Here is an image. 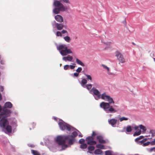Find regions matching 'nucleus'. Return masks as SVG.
Wrapping results in <instances>:
<instances>
[{
	"label": "nucleus",
	"instance_id": "obj_25",
	"mask_svg": "<svg viewBox=\"0 0 155 155\" xmlns=\"http://www.w3.org/2000/svg\"><path fill=\"white\" fill-rule=\"evenodd\" d=\"M64 40L67 42H70L71 41V39L69 37L67 36L64 38Z\"/></svg>",
	"mask_w": 155,
	"mask_h": 155
},
{
	"label": "nucleus",
	"instance_id": "obj_22",
	"mask_svg": "<svg viewBox=\"0 0 155 155\" xmlns=\"http://www.w3.org/2000/svg\"><path fill=\"white\" fill-rule=\"evenodd\" d=\"M31 153L33 155H41L40 154L37 150H31Z\"/></svg>",
	"mask_w": 155,
	"mask_h": 155
},
{
	"label": "nucleus",
	"instance_id": "obj_13",
	"mask_svg": "<svg viewBox=\"0 0 155 155\" xmlns=\"http://www.w3.org/2000/svg\"><path fill=\"white\" fill-rule=\"evenodd\" d=\"M79 81L82 87L84 88L85 87V85L87 82V80L85 79H82L81 81Z\"/></svg>",
	"mask_w": 155,
	"mask_h": 155
},
{
	"label": "nucleus",
	"instance_id": "obj_15",
	"mask_svg": "<svg viewBox=\"0 0 155 155\" xmlns=\"http://www.w3.org/2000/svg\"><path fill=\"white\" fill-rule=\"evenodd\" d=\"M73 59L72 56L68 55L66 57H64L62 59L64 61H71Z\"/></svg>",
	"mask_w": 155,
	"mask_h": 155
},
{
	"label": "nucleus",
	"instance_id": "obj_17",
	"mask_svg": "<svg viewBox=\"0 0 155 155\" xmlns=\"http://www.w3.org/2000/svg\"><path fill=\"white\" fill-rule=\"evenodd\" d=\"M138 126L140 129L142 130L141 131L144 134L145 133L147 130V129L142 124Z\"/></svg>",
	"mask_w": 155,
	"mask_h": 155
},
{
	"label": "nucleus",
	"instance_id": "obj_42",
	"mask_svg": "<svg viewBox=\"0 0 155 155\" xmlns=\"http://www.w3.org/2000/svg\"><path fill=\"white\" fill-rule=\"evenodd\" d=\"M74 139H73L72 138V139L70 138L69 140V143L70 144H72L73 143L74 141L73 140Z\"/></svg>",
	"mask_w": 155,
	"mask_h": 155
},
{
	"label": "nucleus",
	"instance_id": "obj_3",
	"mask_svg": "<svg viewBox=\"0 0 155 155\" xmlns=\"http://www.w3.org/2000/svg\"><path fill=\"white\" fill-rule=\"evenodd\" d=\"M58 124L60 129L61 130L63 131L66 130L69 132H71V131L76 130L80 133L78 135L79 137H83V135L77 129L65 123L62 119H60L59 120Z\"/></svg>",
	"mask_w": 155,
	"mask_h": 155
},
{
	"label": "nucleus",
	"instance_id": "obj_2",
	"mask_svg": "<svg viewBox=\"0 0 155 155\" xmlns=\"http://www.w3.org/2000/svg\"><path fill=\"white\" fill-rule=\"evenodd\" d=\"M107 102H102L100 104V107L103 109L104 111L107 113H115L117 112V110L114 109L112 106L110 104H114V102L112 97L110 96L107 99Z\"/></svg>",
	"mask_w": 155,
	"mask_h": 155
},
{
	"label": "nucleus",
	"instance_id": "obj_34",
	"mask_svg": "<svg viewBox=\"0 0 155 155\" xmlns=\"http://www.w3.org/2000/svg\"><path fill=\"white\" fill-rule=\"evenodd\" d=\"M85 87L87 89L90 90L92 87V84H87L85 85Z\"/></svg>",
	"mask_w": 155,
	"mask_h": 155
},
{
	"label": "nucleus",
	"instance_id": "obj_54",
	"mask_svg": "<svg viewBox=\"0 0 155 155\" xmlns=\"http://www.w3.org/2000/svg\"><path fill=\"white\" fill-rule=\"evenodd\" d=\"M0 63L2 64H5V61L3 60H1Z\"/></svg>",
	"mask_w": 155,
	"mask_h": 155
},
{
	"label": "nucleus",
	"instance_id": "obj_60",
	"mask_svg": "<svg viewBox=\"0 0 155 155\" xmlns=\"http://www.w3.org/2000/svg\"><path fill=\"white\" fill-rule=\"evenodd\" d=\"M2 107L0 105V112H1V111H2Z\"/></svg>",
	"mask_w": 155,
	"mask_h": 155
},
{
	"label": "nucleus",
	"instance_id": "obj_53",
	"mask_svg": "<svg viewBox=\"0 0 155 155\" xmlns=\"http://www.w3.org/2000/svg\"><path fill=\"white\" fill-rule=\"evenodd\" d=\"M96 141L93 140L92 141L91 143V144L95 145L96 144Z\"/></svg>",
	"mask_w": 155,
	"mask_h": 155
},
{
	"label": "nucleus",
	"instance_id": "obj_28",
	"mask_svg": "<svg viewBox=\"0 0 155 155\" xmlns=\"http://www.w3.org/2000/svg\"><path fill=\"white\" fill-rule=\"evenodd\" d=\"M131 127L130 126L128 125L127 126L126 128V131L127 132H129L132 130Z\"/></svg>",
	"mask_w": 155,
	"mask_h": 155
},
{
	"label": "nucleus",
	"instance_id": "obj_26",
	"mask_svg": "<svg viewBox=\"0 0 155 155\" xmlns=\"http://www.w3.org/2000/svg\"><path fill=\"white\" fill-rule=\"evenodd\" d=\"M48 138L50 141H51V142H53L54 140L56 141V139L55 137L53 136H49Z\"/></svg>",
	"mask_w": 155,
	"mask_h": 155
},
{
	"label": "nucleus",
	"instance_id": "obj_62",
	"mask_svg": "<svg viewBox=\"0 0 155 155\" xmlns=\"http://www.w3.org/2000/svg\"><path fill=\"white\" fill-rule=\"evenodd\" d=\"M53 118L55 120H57V118L56 117H53Z\"/></svg>",
	"mask_w": 155,
	"mask_h": 155
},
{
	"label": "nucleus",
	"instance_id": "obj_33",
	"mask_svg": "<svg viewBox=\"0 0 155 155\" xmlns=\"http://www.w3.org/2000/svg\"><path fill=\"white\" fill-rule=\"evenodd\" d=\"M150 133L151 134V136L153 137L155 136V130H150Z\"/></svg>",
	"mask_w": 155,
	"mask_h": 155
},
{
	"label": "nucleus",
	"instance_id": "obj_24",
	"mask_svg": "<svg viewBox=\"0 0 155 155\" xmlns=\"http://www.w3.org/2000/svg\"><path fill=\"white\" fill-rule=\"evenodd\" d=\"M139 128L138 126H136V136L140 135L142 132L141 130L139 129Z\"/></svg>",
	"mask_w": 155,
	"mask_h": 155
},
{
	"label": "nucleus",
	"instance_id": "obj_48",
	"mask_svg": "<svg viewBox=\"0 0 155 155\" xmlns=\"http://www.w3.org/2000/svg\"><path fill=\"white\" fill-rule=\"evenodd\" d=\"M102 66L103 67L107 69V70H109V68L108 67H107L106 66L104 65V64H102Z\"/></svg>",
	"mask_w": 155,
	"mask_h": 155
},
{
	"label": "nucleus",
	"instance_id": "obj_6",
	"mask_svg": "<svg viewBox=\"0 0 155 155\" xmlns=\"http://www.w3.org/2000/svg\"><path fill=\"white\" fill-rule=\"evenodd\" d=\"M53 5L55 8L53 9V12L56 14L59 13L60 11L63 12L65 10L64 7L59 1L54 0Z\"/></svg>",
	"mask_w": 155,
	"mask_h": 155
},
{
	"label": "nucleus",
	"instance_id": "obj_21",
	"mask_svg": "<svg viewBox=\"0 0 155 155\" xmlns=\"http://www.w3.org/2000/svg\"><path fill=\"white\" fill-rule=\"evenodd\" d=\"M102 153V151L100 149H97L95 150L94 152V153L96 155L101 154Z\"/></svg>",
	"mask_w": 155,
	"mask_h": 155
},
{
	"label": "nucleus",
	"instance_id": "obj_31",
	"mask_svg": "<svg viewBox=\"0 0 155 155\" xmlns=\"http://www.w3.org/2000/svg\"><path fill=\"white\" fill-rule=\"evenodd\" d=\"M112 151L107 150L105 151V154L106 155H112Z\"/></svg>",
	"mask_w": 155,
	"mask_h": 155
},
{
	"label": "nucleus",
	"instance_id": "obj_47",
	"mask_svg": "<svg viewBox=\"0 0 155 155\" xmlns=\"http://www.w3.org/2000/svg\"><path fill=\"white\" fill-rule=\"evenodd\" d=\"M150 143V142H147L146 143H143V146H146L148 145Z\"/></svg>",
	"mask_w": 155,
	"mask_h": 155
},
{
	"label": "nucleus",
	"instance_id": "obj_4",
	"mask_svg": "<svg viewBox=\"0 0 155 155\" xmlns=\"http://www.w3.org/2000/svg\"><path fill=\"white\" fill-rule=\"evenodd\" d=\"M91 92H93V96L95 100H98L100 98L105 100L108 98L109 95L106 94V93L104 92L102 94L100 93L99 91L97 89L93 87L91 90Z\"/></svg>",
	"mask_w": 155,
	"mask_h": 155
},
{
	"label": "nucleus",
	"instance_id": "obj_52",
	"mask_svg": "<svg viewBox=\"0 0 155 155\" xmlns=\"http://www.w3.org/2000/svg\"><path fill=\"white\" fill-rule=\"evenodd\" d=\"M151 144L152 145H155V139H154V140L151 142Z\"/></svg>",
	"mask_w": 155,
	"mask_h": 155
},
{
	"label": "nucleus",
	"instance_id": "obj_61",
	"mask_svg": "<svg viewBox=\"0 0 155 155\" xmlns=\"http://www.w3.org/2000/svg\"><path fill=\"white\" fill-rule=\"evenodd\" d=\"M40 144L42 145H44V143L42 142H40Z\"/></svg>",
	"mask_w": 155,
	"mask_h": 155
},
{
	"label": "nucleus",
	"instance_id": "obj_41",
	"mask_svg": "<svg viewBox=\"0 0 155 155\" xmlns=\"http://www.w3.org/2000/svg\"><path fill=\"white\" fill-rule=\"evenodd\" d=\"M85 141V140L84 139L81 138L79 140V143H80L82 144L84 143V142Z\"/></svg>",
	"mask_w": 155,
	"mask_h": 155
},
{
	"label": "nucleus",
	"instance_id": "obj_1",
	"mask_svg": "<svg viewBox=\"0 0 155 155\" xmlns=\"http://www.w3.org/2000/svg\"><path fill=\"white\" fill-rule=\"evenodd\" d=\"M12 107L11 102H6L4 104L2 112L0 114V126L3 128V131L7 134L11 133L12 131V127L9 125L7 118L10 115L11 113L10 110L8 108H11Z\"/></svg>",
	"mask_w": 155,
	"mask_h": 155
},
{
	"label": "nucleus",
	"instance_id": "obj_12",
	"mask_svg": "<svg viewBox=\"0 0 155 155\" xmlns=\"http://www.w3.org/2000/svg\"><path fill=\"white\" fill-rule=\"evenodd\" d=\"M55 19L58 22L61 23L63 21V19L61 16L60 15H57L55 17Z\"/></svg>",
	"mask_w": 155,
	"mask_h": 155
},
{
	"label": "nucleus",
	"instance_id": "obj_11",
	"mask_svg": "<svg viewBox=\"0 0 155 155\" xmlns=\"http://www.w3.org/2000/svg\"><path fill=\"white\" fill-rule=\"evenodd\" d=\"M59 146L61 145L62 148V150H64L67 147V145L65 144V143H63L62 141H56Z\"/></svg>",
	"mask_w": 155,
	"mask_h": 155
},
{
	"label": "nucleus",
	"instance_id": "obj_39",
	"mask_svg": "<svg viewBox=\"0 0 155 155\" xmlns=\"http://www.w3.org/2000/svg\"><path fill=\"white\" fill-rule=\"evenodd\" d=\"M155 150V147H153L148 149V151L150 152H151L153 151H154Z\"/></svg>",
	"mask_w": 155,
	"mask_h": 155
},
{
	"label": "nucleus",
	"instance_id": "obj_51",
	"mask_svg": "<svg viewBox=\"0 0 155 155\" xmlns=\"http://www.w3.org/2000/svg\"><path fill=\"white\" fill-rule=\"evenodd\" d=\"M28 145L31 147H34L35 146L33 144H28Z\"/></svg>",
	"mask_w": 155,
	"mask_h": 155
},
{
	"label": "nucleus",
	"instance_id": "obj_16",
	"mask_svg": "<svg viewBox=\"0 0 155 155\" xmlns=\"http://www.w3.org/2000/svg\"><path fill=\"white\" fill-rule=\"evenodd\" d=\"M97 139L98 140L99 143H105L106 141L105 140L103 139V137L101 136H97Z\"/></svg>",
	"mask_w": 155,
	"mask_h": 155
},
{
	"label": "nucleus",
	"instance_id": "obj_32",
	"mask_svg": "<svg viewBox=\"0 0 155 155\" xmlns=\"http://www.w3.org/2000/svg\"><path fill=\"white\" fill-rule=\"evenodd\" d=\"M96 147L98 148L101 149H103L104 148V145L101 144H98L96 145Z\"/></svg>",
	"mask_w": 155,
	"mask_h": 155
},
{
	"label": "nucleus",
	"instance_id": "obj_44",
	"mask_svg": "<svg viewBox=\"0 0 155 155\" xmlns=\"http://www.w3.org/2000/svg\"><path fill=\"white\" fill-rule=\"evenodd\" d=\"M56 35L57 36H61V33L60 31H58L56 32Z\"/></svg>",
	"mask_w": 155,
	"mask_h": 155
},
{
	"label": "nucleus",
	"instance_id": "obj_27",
	"mask_svg": "<svg viewBox=\"0 0 155 155\" xmlns=\"http://www.w3.org/2000/svg\"><path fill=\"white\" fill-rule=\"evenodd\" d=\"M84 75L86 77V79L88 80H90L91 81L92 80V78L91 76L88 74H87L85 73L84 74Z\"/></svg>",
	"mask_w": 155,
	"mask_h": 155
},
{
	"label": "nucleus",
	"instance_id": "obj_5",
	"mask_svg": "<svg viewBox=\"0 0 155 155\" xmlns=\"http://www.w3.org/2000/svg\"><path fill=\"white\" fill-rule=\"evenodd\" d=\"M57 49L62 56L67 55L68 54L72 53L71 50L68 48L65 44L59 45L58 47H57Z\"/></svg>",
	"mask_w": 155,
	"mask_h": 155
},
{
	"label": "nucleus",
	"instance_id": "obj_19",
	"mask_svg": "<svg viewBox=\"0 0 155 155\" xmlns=\"http://www.w3.org/2000/svg\"><path fill=\"white\" fill-rule=\"evenodd\" d=\"M94 149L95 147L94 146L92 145L89 146L88 147L89 151H87V152H88L90 153H92L91 151L94 150Z\"/></svg>",
	"mask_w": 155,
	"mask_h": 155
},
{
	"label": "nucleus",
	"instance_id": "obj_45",
	"mask_svg": "<svg viewBox=\"0 0 155 155\" xmlns=\"http://www.w3.org/2000/svg\"><path fill=\"white\" fill-rule=\"evenodd\" d=\"M138 144H143L144 143V142L143 141V140L141 141H138V142H136Z\"/></svg>",
	"mask_w": 155,
	"mask_h": 155
},
{
	"label": "nucleus",
	"instance_id": "obj_38",
	"mask_svg": "<svg viewBox=\"0 0 155 155\" xmlns=\"http://www.w3.org/2000/svg\"><path fill=\"white\" fill-rule=\"evenodd\" d=\"M144 137L143 136H140L136 138V142H138L140 139H143Z\"/></svg>",
	"mask_w": 155,
	"mask_h": 155
},
{
	"label": "nucleus",
	"instance_id": "obj_50",
	"mask_svg": "<svg viewBox=\"0 0 155 155\" xmlns=\"http://www.w3.org/2000/svg\"><path fill=\"white\" fill-rule=\"evenodd\" d=\"M61 33L63 34L65 33H68V32L66 30H63L61 31Z\"/></svg>",
	"mask_w": 155,
	"mask_h": 155
},
{
	"label": "nucleus",
	"instance_id": "obj_36",
	"mask_svg": "<svg viewBox=\"0 0 155 155\" xmlns=\"http://www.w3.org/2000/svg\"><path fill=\"white\" fill-rule=\"evenodd\" d=\"M71 75L73 77H78V76H79V73H77V72H75L74 73V74H71Z\"/></svg>",
	"mask_w": 155,
	"mask_h": 155
},
{
	"label": "nucleus",
	"instance_id": "obj_20",
	"mask_svg": "<svg viewBox=\"0 0 155 155\" xmlns=\"http://www.w3.org/2000/svg\"><path fill=\"white\" fill-rule=\"evenodd\" d=\"M76 62L77 64L80 65L82 66H84V64L81 60H79L78 58H76Z\"/></svg>",
	"mask_w": 155,
	"mask_h": 155
},
{
	"label": "nucleus",
	"instance_id": "obj_37",
	"mask_svg": "<svg viewBox=\"0 0 155 155\" xmlns=\"http://www.w3.org/2000/svg\"><path fill=\"white\" fill-rule=\"evenodd\" d=\"M82 70V68L81 67H78V68L76 70V72L78 73L81 72Z\"/></svg>",
	"mask_w": 155,
	"mask_h": 155
},
{
	"label": "nucleus",
	"instance_id": "obj_58",
	"mask_svg": "<svg viewBox=\"0 0 155 155\" xmlns=\"http://www.w3.org/2000/svg\"><path fill=\"white\" fill-rule=\"evenodd\" d=\"M2 99V97L1 94L0 92V101H1Z\"/></svg>",
	"mask_w": 155,
	"mask_h": 155
},
{
	"label": "nucleus",
	"instance_id": "obj_59",
	"mask_svg": "<svg viewBox=\"0 0 155 155\" xmlns=\"http://www.w3.org/2000/svg\"><path fill=\"white\" fill-rule=\"evenodd\" d=\"M147 138H145V139H143V140L144 142H145L147 140Z\"/></svg>",
	"mask_w": 155,
	"mask_h": 155
},
{
	"label": "nucleus",
	"instance_id": "obj_43",
	"mask_svg": "<svg viewBox=\"0 0 155 155\" xmlns=\"http://www.w3.org/2000/svg\"><path fill=\"white\" fill-rule=\"evenodd\" d=\"M75 64L74 63L72 65H69V68H70V69H73L75 68Z\"/></svg>",
	"mask_w": 155,
	"mask_h": 155
},
{
	"label": "nucleus",
	"instance_id": "obj_7",
	"mask_svg": "<svg viewBox=\"0 0 155 155\" xmlns=\"http://www.w3.org/2000/svg\"><path fill=\"white\" fill-rule=\"evenodd\" d=\"M71 138L70 135L64 136L63 135H59L56 137V141H61L63 143H65L67 140H69Z\"/></svg>",
	"mask_w": 155,
	"mask_h": 155
},
{
	"label": "nucleus",
	"instance_id": "obj_56",
	"mask_svg": "<svg viewBox=\"0 0 155 155\" xmlns=\"http://www.w3.org/2000/svg\"><path fill=\"white\" fill-rule=\"evenodd\" d=\"M63 1L66 3H69V2L68 0H62Z\"/></svg>",
	"mask_w": 155,
	"mask_h": 155
},
{
	"label": "nucleus",
	"instance_id": "obj_63",
	"mask_svg": "<svg viewBox=\"0 0 155 155\" xmlns=\"http://www.w3.org/2000/svg\"><path fill=\"white\" fill-rule=\"evenodd\" d=\"M134 136H136V132H134L133 134Z\"/></svg>",
	"mask_w": 155,
	"mask_h": 155
},
{
	"label": "nucleus",
	"instance_id": "obj_18",
	"mask_svg": "<svg viewBox=\"0 0 155 155\" xmlns=\"http://www.w3.org/2000/svg\"><path fill=\"white\" fill-rule=\"evenodd\" d=\"M44 142L45 145H48L52 143V142L49 140L48 138H44Z\"/></svg>",
	"mask_w": 155,
	"mask_h": 155
},
{
	"label": "nucleus",
	"instance_id": "obj_35",
	"mask_svg": "<svg viewBox=\"0 0 155 155\" xmlns=\"http://www.w3.org/2000/svg\"><path fill=\"white\" fill-rule=\"evenodd\" d=\"M128 120V118L127 117H122L120 118V122L123 121V120Z\"/></svg>",
	"mask_w": 155,
	"mask_h": 155
},
{
	"label": "nucleus",
	"instance_id": "obj_14",
	"mask_svg": "<svg viewBox=\"0 0 155 155\" xmlns=\"http://www.w3.org/2000/svg\"><path fill=\"white\" fill-rule=\"evenodd\" d=\"M93 140L94 138L92 136H88L86 139V140L87 142V143L88 144H91V143Z\"/></svg>",
	"mask_w": 155,
	"mask_h": 155
},
{
	"label": "nucleus",
	"instance_id": "obj_55",
	"mask_svg": "<svg viewBox=\"0 0 155 155\" xmlns=\"http://www.w3.org/2000/svg\"><path fill=\"white\" fill-rule=\"evenodd\" d=\"M122 22L125 25H126V21L125 19Z\"/></svg>",
	"mask_w": 155,
	"mask_h": 155
},
{
	"label": "nucleus",
	"instance_id": "obj_40",
	"mask_svg": "<svg viewBox=\"0 0 155 155\" xmlns=\"http://www.w3.org/2000/svg\"><path fill=\"white\" fill-rule=\"evenodd\" d=\"M64 68L65 70L68 69L69 68V65L68 64L64 65Z\"/></svg>",
	"mask_w": 155,
	"mask_h": 155
},
{
	"label": "nucleus",
	"instance_id": "obj_46",
	"mask_svg": "<svg viewBox=\"0 0 155 155\" xmlns=\"http://www.w3.org/2000/svg\"><path fill=\"white\" fill-rule=\"evenodd\" d=\"M138 144H143L144 143V142L143 141V140L141 141H138V142H136Z\"/></svg>",
	"mask_w": 155,
	"mask_h": 155
},
{
	"label": "nucleus",
	"instance_id": "obj_29",
	"mask_svg": "<svg viewBox=\"0 0 155 155\" xmlns=\"http://www.w3.org/2000/svg\"><path fill=\"white\" fill-rule=\"evenodd\" d=\"M87 144L84 143L81 144V145L80 148L81 149H84L87 147Z\"/></svg>",
	"mask_w": 155,
	"mask_h": 155
},
{
	"label": "nucleus",
	"instance_id": "obj_9",
	"mask_svg": "<svg viewBox=\"0 0 155 155\" xmlns=\"http://www.w3.org/2000/svg\"><path fill=\"white\" fill-rule=\"evenodd\" d=\"M116 56L120 62L123 63L125 62V59L123 55L119 51L116 52Z\"/></svg>",
	"mask_w": 155,
	"mask_h": 155
},
{
	"label": "nucleus",
	"instance_id": "obj_49",
	"mask_svg": "<svg viewBox=\"0 0 155 155\" xmlns=\"http://www.w3.org/2000/svg\"><path fill=\"white\" fill-rule=\"evenodd\" d=\"M0 91L2 92H3L4 91V88L1 85L0 86Z\"/></svg>",
	"mask_w": 155,
	"mask_h": 155
},
{
	"label": "nucleus",
	"instance_id": "obj_64",
	"mask_svg": "<svg viewBox=\"0 0 155 155\" xmlns=\"http://www.w3.org/2000/svg\"><path fill=\"white\" fill-rule=\"evenodd\" d=\"M32 124V125H33L34 126H35L36 125V124H35L34 123H33Z\"/></svg>",
	"mask_w": 155,
	"mask_h": 155
},
{
	"label": "nucleus",
	"instance_id": "obj_57",
	"mask_svg": "<svg viewBox=\"0 0 155 155\" xmlns=\"http://www.w3.org/2000/svg\"><path fill=\"white\" fill-rule=\"evenodd\" d=\"M96 135V133L94 131H93L92 136H95Z\"/></svg>",
	"mask_w": 155,
	"mask_h": 155
},
{
	"label": "nucleus",
	"instance_id": "obj_10",
	"mask_svg": "<svg viewBox=\"0 0 155 155\" xmlns=\"http://www.w3.org/2000/svg\"><path fill=\"white\" fill-rule=\"evenodd\" d=\"M109 124L113 127H115V125L117 123V120L114 118H113L110 120H108Z\"/></svg>",
	"mask_w": 155,
	"mask_h": 155
},
{
	"label": "nucleus",
	"instance_id": "obj_23",
	"mask_svg": "<svg viewBox=\"0 0 155 155\" xmlns=\"http://www.w3.org/2000/svg\"><path fill=\"white\" fill-rule=\"evenodd\" d=\"M78 135V134L76 132L74 131L71 134L70 136L71 138H72L73 139H74V138L77 136Z\"/></svg>",
	"mask_w": 155,
	"mask_h": 155
},
{
	"label": "nucleus",
	"instance_id": "obj_8",
	"mask_svg": "<svg viewBox=\"0 0 155 155\" xmlns=\"http://www.w3.org/2000/svg\"><path fill=\"white\" fill-rule=\"evenodd\" d=\"M53 28H56L58 30H61L63 28L64 25L62 23H58L54 21L52 24Z\"/></svg>",
	"mask_w": 155,
	"mask_h": 155
},
{
	"label": "nucleus",
	"instance_id": "obj_30",
	"mask_svg": "<svg viewBox=\"0 0 155 155\" xmlns=\"http://www.w3.org/2000/svg\"><path fill=\"white\" fill-rule=\"evenodd\" d=\"M93 85L94 86L93 87L95 88L96 89V88H99L100 87V85L96 83H94Z\"/></svg>",
	"mask_w": 155,
	"mask_h": 155
}]
</instances>
